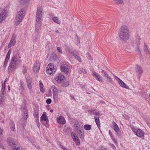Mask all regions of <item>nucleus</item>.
Listing matches in <instances>:
<instances>
[{"label":"nucleus","instance_id":"obj_1","mask_svg":"<svg viewBox=\"0 0 150 150\" xmlns=\"http://www.w3.org/2000/svg\"><path fill=\"white\" fill-rule=\"evenodd\" d=\"M42 8L41 7L38 8L37 10L36 16L35 24V39H37L40 37V32L41 31L40 27L42 24L41 19L42 16Z\"/></svg>","mask_w":150,"mask_h":150},{"label":"nucleus","instance_id":"obj_2","mask_svg":"<svg viewBox=\"0 0 150 150\" xmlns=\"http://www.w3.org/2000/svg\"><path fill=\"white\" fill-rule=\"evenodd\" d=\"M119 36L120 38L124 41H126L129 39V30L127 26L124 25L121 27L119 30Z\"/></svg>","mask_w":150,"mask_h":150},{"label":"nucleus","instance_id":"obj_3","mask_svg":"<svg viewBox=\"0 0 150 150\" xmlns=\"http://www.w3.org/2000/svg\"><path fill=\"white\" fill-rule=\"evenodd\" d=\"M25 15V11L24 9H21L18 12L15 18V24L16 25H18L20 23Z\"/></svg>","mask_w":150,"mask_h":150},{"label":"nucleus","instance_id":"obj_4","mask_svg":"<svg viewBox=\"0 0 150 150\" xmlns=\"http://www.w3.org/2000/svg\"><path fill=\"white\" fill-rule=\"evenodd\" d=\"M46 71L47 73L51 75L54 74L57 70V67L55 65L49 64L46 68Z\"/></svg>","mask_w":150,"mask_h":150},{"label":"nucleus","instance_id":"obj_5","mask_svg":"<svg viewBox=\"0 0 150 150\" xmlns=\"http://www.w3.org/2000/svg\"><path fill=\"white\" fill-rule=\"evenodd\" d=\"M7 16V12L4 9L0 8V23L4 21Z\"/></svg>","mask_w":150,"mask_h":150},{"label":"nucleus","instance_id":"obj_6","mask_svg":"<svg viewBox=\"0 0 150 150\" xmlns=\"http://www.w3.org/2000/svg\"><path fill=\"white\" fill-rule=\"evenodd\" d=\"M60 70L62 72L67 75L69 72V69L67 64H62L61 66Z\"/></svg>","mask_w":150,"mask_h":150},{"label":"nucleus","instance_id":"obj_7","mask_svg":"<svg viewBox=\"0 0 150 150\" xmlns=\"http://www.w3.org/2000/svg\"><path fill=\"white\" fill-rule=\"evenodd\" d=\"M133 131L137 136L141 138L144 137V133L142 130L140 129H133Z\"/></svg>","mask_w":150,"mask_h":150},{"label":"nucleus","instance_id":"obj_8","mask_svg":"<svg viewBox=\"0 0 150 150\" xmlns=\"http://www.w3.org/2000/svg\"><path fill=\"white\" fill-rule=\"evenodd\" d=\"M16 35L14 34H13L9 43L8 45V48L11 47V46H14V45L16 42Z\"/></svg>","mask_w":150,"mask_h":150},{"label":"nucleus","instance_id":"obj_9","mask_svg":"<svg viewBox=\"0 0 150 150\" xmlns=\"http://www.w3.org/2000/svg\"><path fill=\"white\" fill-rule=\"evenodd\" d=\"M51 88L53 92V99L55 100L56 99H57L58 98V91L56 87L54 85L52 86Z\"/></svg>","mask_w":150,"mask_h":150},{"label":"nucleus","instance_id":"obj_10","mask_svg":"<svg viewBox=\"0 0 150 150\" xmlns=\"http://www.w3.org/2000/svg\"><path fill=\"white\" fill-rule=\"evenodd\" d=\"M115 79H116L120 86L126 89H128L129 88V87L127 86L126 84L121 79H120L119 78L116 76H115Z\"/></svg>","mask_w":150,"mask_h":150},{"label":"nucleus","instance_id":"obj_11","mask_svg":"<svg viewBox=\"0 0 150 150\" xmlns=\"http://www.w3.org/2000/svg\"><path fill=\"white\" fill-rule=\"evenodd\" d=\"M16 62L11 61L8 67V71L9 72L12 71L13 69L16 68Z\"/></svg>","mask_w":150,"mask_h":150},{"label":"nucleus","instance_id":"obj_12","mask_svg":"<svg viewBox=\"0 0 150 150\" xmlns=\"http://www.w3.org/2000/svg\"><path fill=\"white\" fill-rule=\"evenodd\" d=\"M135 67V70L138 75L139 76L142 74L143 72V70L142 67L139 65L137 64Z\"/></svg>","mask_w":150,"mask_h":150},{"label":"nucleus","instance_id":"obj_13","mask_svg":"<svg viewBox=\"0 0 150 150\" xmlns=\"http://www.w3.org/2000/svg\"><path fill=\"white\" fill-rule=\"evenodd\" d=\"M57 58L56 55L54 53H52V54L48 55L47 59L48 60L52 61L56 60Z\"/></svg>","mask_w":150,"mask_h":150},{"label":"nucleus","instance_id":"obj_14","mask_svg":"<svg viewBox=\"0 0 150 150\" xmlns=\"http://www.w3.org/2000/svg\"><path fill=\"white\" fill-rule=\"evenodd\" d=\"M92 74L93 75V76L95 77L96 80L100 81H102V77L100 75L97 74L96 72L95 71L93 72H92Z\"/></svg>","mask_w":150,"mask_h":150},{"label":"nucleus","instance_id":"obj_15","mask_svg":"<svg viewBox=\"0 0 150 150\" xmlns=\"http://www.w3.org/2000/svg\"><path fill=\"white\" fill-rule=\"evenodd\" d=\"M46 112H44L41 117L40 120H42L45 121L46 124H47L49 122V120L46 115Z\"/></svg>","mask_w":150,"mask_h":150},{"label":"nucleus","instance_id":"obj_16","mask_svg":"<svg viewBox=\"0 0 150 150\" xmlns=\"http://www.w3.org/2000/svg\"><path fill=\"white\" fill-rule=\"evenodd\" d=\"M7 142L8 143L9 146L11 147L16 144L14 139L12 138H8L7 139Z\"/></svg>","mask_w":150,"mask_h":150},{"label":"nucleus","instance_id":"obj_17","mask_svg":"<svg viewBox=\"0 0 150 150\" xmlns=\"http://www.w3.org/2000/svg\"><path fill=\"white\" fill-rule=\"evenodd\" d=\"M102 73L104 74V76L105 78L106 81L108 82H111L112 81V79L108 74L103 70L102 71Z\"/></svg>","mask_w":150,"mask_h":150},{"label":"nucleus","instance_id":"obj_18","mask_svg":"<svg viewBox=\"0 0 150 150\" xmlns=\"http://www.w3.org/2000/svg\"><path fill=\"white\" fill-rule=\"evenodd\" d=\"M21 57L17 54H14L12 57L11 61L16 62L17 61H19Z\"/></svg>","mask_w":150,"mask_h":150},{"label":"nucleus","instance_id":"obj_19","mask_svg":"<svg viewBox=\"0 0 150 150\" xmlns=\"http://www.w3.org/2000/svg\"><path fill=\"white\" fill-rule=\"evenodd\" d=\"M40 67V64L39 63H35L34 65L33 68L34 72H37L39 71Z\"/></svg>","mask_w":150,"mask_h":150},{"label":"nucleus","instance_id":"obj_20","mask_svg":"<svg viewBox=\"0 0 150 150\" xmlns=\"http://www.w3.org/2000/svg\"><path fill=\"white\" fill-rule=\"evenodd\" d=\"M57 121L58 123L62 125L64 124L66 122L64 118L62 117V116L58 117L57 118Z\"/></svg>","mask_w":150,"mask_h":150},{"label":"nucleus","instance_id":"obj_21","mask_svg":"<svg viewBox=\"0 0 150 150\" xmlns=\"http://www.w3.org/2000/svg\"><path fill=\"white\" fill-rule=\"evenodd\" d=\"M65 79L64 76L62 75H59L56 78V80L58 83H61L62 81Z\"/></svg>","mask_w":150,"mask_h":150},{"label":"nucleus","instance_id":"obj_22","mask_svg":"<svg viewBox=\"0 0 150 150\" xmlns=\"http://www.w3.org/2000/svg\"><path fill=\"white\" fill-rule=\"evenodd\" d=\"M113 125L112 128L115 130V132H118L119 130V128L115 122L113 121L112 123Z\"/></svg>","mask_w":150,"mask_h":150},{"label":"nucleus","instance_id":"obj_23","mask_svg":"<svg viewBox=\"0 0 150 150\" xmlns=\"http://www.w3.org/2000/svg\"><path fill=\"white\" fill-rule=\"evenodd\" d=\"M23 118L25 119L28 117V110L25 108L23 109Z\"/></svg>","mask_w":150,"mask_h":150},{"label":"nucleus","instance_id":"obj_24","mask_svg":"<svg viewBox=\"0 0 150 150\" xmlns=\"http://www.w3.org/2000/svg\"><path fill=\"white\" fill-rule=\"evenodd\" d=\"M26 80L28 88L29 89H31L32 88V85L31 84L32 82V79H31L26 78Z\"/></svg>","mask_w":150,"mask_h":150},{"label":"nucleus","instance_id":"obj_25","mask_svg":"<svg viewBox=\"0 0 150 150\" xmlns=\"http://www.w3.org/2000/svg\"><path fill=\"white\" fill-rule=\"evenodd\" d=\"M144 50L146 54H150V52L148 48V45L145 43L144 44Z\"/></svg>","mask_w":150,"mask_h":150},{"label":"nucleus","instance_id":"obj_26","mask_svg":"<svg viewBox=\"0 0 150 150\" xmlns=\"http://www.w3.org/2000/svg\"><path fill=\"white\" fill-rule=\"evenodd\" d=\"M95 122L98 128H100V123L99 121V117H94Z\"/></svg>","mask_w":150,"mask_h":150},{"label":"nucleus","instance_id":"obj_27","mask_svg":"<svg viewBox=\"0 0 150 150\" xmlns=\"http://www.w3.org/2000/svg\"><path fill=\"white\" fill-rule=\"evenodd\" d=\"M136 38L135 43L137 45H139L140 44L141 38H140L139 36L138 35L136 36Z\"/></svg>","mask_w":150,"mask_h":150},{"label":"nucleus","instance_id":"obj_28","mask_svg":"<svg viewBox=\"0 0 150 150\" xmlns=\"http://www.w3.org/2000/svg\"><path fill=\"white\" fill-rule=\"evenodd\" d=\"M10 126L11 130L13 131H14L15 129V125L14 122L13 121H11L10 123Z\"/></svg>","mask_w":150,"mask_h":150},{"label":"nucleus","instance_id":"obj_29","mask_svg":"<svg viewBox=\"0 0 150 150\" xmlns=\"http://www.w3.org/2000/svg\"><path fill=\"white\" fill-rule=\"evenodd\" d=\"M61 86L63 87H67L69 85V83L68 81H67L65 82H62Z\"/></svg>","mask_w":150,"mask_h":150},{"label":"nucleus","instance_id":"obj_30","mask_svg":"<svg viewBox=\"0 0 150 150\" xmlns=\"http://www.w3.org/2000/svg\"><path fill=\"white\" fill-rule=\"evenodd\" d=\"M52 19L54 21L58 24H60L61 23V21L58 19L57 17H53Z\"/></svg>","mask_w":150,"mask_h":150},{"label":"nucleus","instance_id":"obj_31","mask_svg":"<svg viewBox=\"0 0 150 150\" xmlns=\"http://www.w3.org/2000/svg\"><path fill=\"white\" fill-rule=\"evenodd\" d=\"M12 147L13 148V150H20V145L16 144Z\"/></svg>","mask_w":150,"mask_h":150},{"label":"nucleus","instance_id":"obj_32","mask_svg":"<svg viewBox=\"0 0 150 150\" xmlns=\"http://www.w3.org/2000/svg\"><path fill=\"white\" fill-rule=\"evenodd\" d=\"M34 116L37 119L38 121H39V115H38V111L37 110H35L34 111Z\"/></svg>","mask_w":150,"mask_h":150},{"label":"nucleus","instance_id":"obj_33","mask_svg":"<svg viewBox=\"0 0 150 150\" xmlns=\"http://www.w3.org/2000/svg\"><path fill=\"white\" fill-rule=\"evenodd\" d=\"M69 52L70 54H71L73 56L75 57L76 56L78 55V53L77 51H69Z\"/></svg>","mask_w":150,"mask_h":150},{"label":"nucleus","instance_id":"obj_34","mask_svg":"<svg viewBox=\"0 0 150 150\" xmlns=\"http://www.w3.org/2000/svg\"><path fill=\"white\" fill-rule=\"evenodd\" d=\"M91 125H86L84 126V129L87 130H89L91 129Z\"/></svg>","mask_w":150,"mask_h":150},{"label":"nucleus","instance_id":"obj_35","mask_svg":"<svg viewBox=\"0 0 150 150\" xmlns=\"http://www.w3.org/2000/svg\"><path fill=\"white\" fill-rule=\"evenodd\" d=\"M79 134V137L81 138H83L84 137V133L83 131L82 130L79 131V132L78 133Z\"/></svg>","mask_w":150,"mask_h":150},{"label":"nucleus","instance_id":"obj_36","mask_svg":"<svg viewBox=\"0 0 150 150\" xmlns=\"http://www.w3.org/2000/svg\"><path fill=\"white\" fill-rule=\"evenodd\" d=\"M73 139L76 143V145H79L80 144V141L78 137H77V138H73Z\"/></svg>","mask_w":150,"mask_h":150},{"label":"nucleus","instance_id":"obj_37","mask_svg":"<svg viewBox=\"0 0 150 150\" xmlns=\"http://www.w3.org/2000/svg\"><path fill=\"white\" fill-rule=\"evenodd\" d=\"M11 52V49H10L8 52L6 56V59H9L10 57V55Z\"/></svg>","mask_w":150,"mask_h":150},{"label":"nucleus","instance_id":"obj_38","mask_svg":"<svg viewBox=\"0 0 150 150\" xmlns=\"http://www.w3.org/2000/svg\"><path fill=\"white\" fill-rule=\"evenodd\" d=\"M91 112L96 116H98V117H99L100 114L99 112H96V110H95L91 111Z\"/></svg>","mask_w":150,"mask_h":150},{"label":"nucleus","instance_id":"obj_39","mask_svg":"<svg viewBox=\"0 0 150 150\" xmlns=\"http://www.w3.org/2000/svg\"><path fill=\"white\" fill-rule=\"evenodd\" d=\"M79 72L80 74L83 73L84 74H86V72L85 69H83V68H80L79 70Z\"/></svg>","mask_w":150,"mask_h":150},{"label":"nucleus","instance_id":"obj_40","mask_svg":"<svg viewBox=\"0 0 150 150\" xmlns=\"http://www.w3.org/2000/svg\"><path fill=\"white\" fill-rule=\"evenodd\" d=\"M75 128L76 129H80V125L78 122H75Z\"/></svg>","mask_w":150,"mask_h":150},{"label":"nucleus","instance_id":"obj_41","mask_svg":"<svg viewBox=\"0 0 150 150\" xmlns=\"http://www.w3.org/2000/svg\"><path fill=\"white\" fill-rule=\"evenodd\" d=\"M58 145L62 150H68V149L63 146L60 143H59V144H58Z\"/></svg>","mask_w":150,"mask_h":150},{"label":"nucleus","instance_id":"obj_42","mask_svg":"<svg viewBox=\"0 0 150 150\" xmlns=\"http://www.w3.org/2000/svg\"><path fill=\"white\" fill-rule=\"evenodd\" d=\"M5 87H6L5 84L4 83V84L3 83H2V88H1V92H5Z\"/></svg>","mask_w":150,"mask_h":150},{"label":"nucleus","instance_id":"obj_43","mask_svg":"<svg viewBox=\"0 0 150 150\" xmlns=\"http://www.w3.org/2000/svg\"><path fill=\"white\" fill-rule=\"evenodd\" d=\"M8 60V59L5 58L3 66V67L4 68H6V67Z\"/></svg>","mask_w":150,"mask_h":150},{"label":"nucleus","instance_id":"obj_44","mask_svg":"<svg viewBox=\"0 0 150 150\" xmlns=\"http://www.w3.org/2000/svg\"><path fill=\"white\" fill-rule=\"evenodd\" d=\"M20 3L23 4H24L28 2L29 0H19Z\"/></svg>","mask_w":150,"mask_h":150},{"label":"nucleus","instance_id":"obj_45","mask_svg":"<svg viewBox=\"0 0 150 150\" xmlns=\"http://www.w3.org/2000/svg\"><path fill=\"white\" fill-rule=\"evenodd\" d=\"M0 103L1 104L2 103L4 102L6 100V97H0Z\"/></svg>","mask_w":150,"mask_h":150},{"label":"nucleus","instance_id":"obj_46","mask_svg":"<svg viewBox=\"0 0 150 150\" xmlns=\"http://www.w3.org/2000/svg\"><path fill=\"white\" fill-rule=\"evenodd\" d=\"M75 58L77 59L79 62H82L80 56L78 55L77 56H76Z\"/></svg>","mask_w":150,"mask_h":150},{"label":"nucleus","instance_id":"obj_47","mask_svg":"<svg viewBox=\"0 0 150 150\" xmlns=\"http://www.w3.org/2000/svg\"><path fill=\"white\" fill-rule=\"evenodd\" d=\"M137 48H136V50L138 52V53L139 54H140L141 53V51L139 49V45H137Z\"/></svg>","mask_w":150,"mask_h":150},{"label":"nucleus","instance_id":"obj_48","mask_svg":"<svg viewBox=\"0 0 150 150\" xmlns=\"http://www.w3.org/2000/svg\"><path fill=\"white\" fill-rule=\"evenodd\" d=\"M23 74H25V73H27V69L25 66H23Z\"/></svg>","mask_w":150,"mask_h":150},{"label":"nucleus","instance_id":"obj_49","mask_svg":"<svg viewBox=\"0 0 150 150\" xmlns=\"http://www.w3.org/2000/svg\"><path fill=\"white\" fill-rule=\"evenodd\" d=\"M117 4H122L123 3L122 0H114Z\"/></svg>","mask_w":150,"mask_h":150},{"label":"nucleus","instance_id":"obj_50","mask_svg":"<svg viewBox=\"0 0 150 150\" xmlns=\"http://www.w3.org/2000/svg\"><path fill=\"white\" fill-rule=\"evenodd\" d=\"M71 137H72L73 139V138H77V136H76V134L74 132H72L71 133Z\"/></svg>","mask_w":150,"mask_h":150},{"label":"nucleus","instance_id":"obj_51","mask_svg":"<svg viewBox=\"0 0 150 150\" xmlns=\"http://www.w3.org/2000/svg\"><path fill=\"white\" fill-rule=\"evenodd\" d=\"M57 49L58 52H59L60 54H62V50L61 48L60 47H57Z\"/></svg>","mask_w":150,"mask_h":150},{"label":"nucleus","instance_id":"obj_52","mask_svg":"<svg viewBox=\"0 0 150 150\" xmlns=\"http://www.w3.org/2000/svg\"><path fill=\"white\" fill-rule=\"evenodd\" d=\"M52 102V100L50 98H48L46 100V102L47 104H50Z\"/></svg>","mask_w":150,"mask_h":150},{"label":"nucleus","instance_id":"obj_53","mask_svg":"<svg viewBox=\"0 0 150 150\" xmlns=\"http://www.w3.org/2000/svg\"><path fill=\"white\" fill-rule=\"evenodd\" d=\"M34 145L35 146L37 149H40V147L38 145V144H34Z\"/></svg>","mask_w":150,"mask_h":150},{"label":"nucleus","instance_id":"obj_54","mask_svg":"<svg viewBox=\"0 0 150 150\" xmlns=\"http://www.w3.org/2000/svg\"><path fill=\"white\" fill-rule=\"evenodd\" d=\"M109 132L111 137V138H113V134L112 133L110 130H109Z\"/></svg>","mask_w":150,"mask_h":150},{"label":"nucleus","instance_id":"obj_55","mask_svg":"<svg viewBox=\"0 0 150 150\" xmlns=\"http://www.w3.org/2000/svg\"><path fill=\"white\" fill-rule=\"evenodd\" d=\"M39 85H40V88L43 87V84L41 82H40V81Z\"/></svg>","mask_w":150,"mask_h":150},{"label":"nucleus","instance_id":"obj_56","mask_svg":"<svg viewBox=\"0 0 150 150\" xmlns=\"http://www.w3.org/2000/svg\"><path fill=\"white\" fill-rule=\"evenodd\" d=\"M29 141L33 145H34V142L32 139H30Z\"/></svg>","mask_w":150,"mask_h":150},{"label":"nucleus","instance_id":"obj_57","mask_svg":"<svg viewBox=\"0 0 150 150\" xmlns=\"http://www.w3.org/2000/svg\"><path fill=\"white\" fill-rule=\"evenodd\" d=\"M112 140L115 142V144H117V141L113 137L112 138Z\"/></svg>","mask_w":150,"mask_h":150},{"label":"nucleus","instance_id":"obj_58","mask_svg":"<svg viewBox=\"0 0 150 150\" xmlns=\"http://www.w3.org/2000/svg\"><path fill=\"white\" fill-rule=\"evenodd\" d=\"M70 96L71 98L73 99L74 100H75V99L74 98V96L73 95H70Z\"/></svg>","mask_w":150,"mask_h":150},{"label":"nucleus","instance_id":"obj_59","mask_svg":"<svg viewBox=\"0 0 150 150\" xmlns=\"http://www.w3.org/2000/svg\"><path fill=\"white\" fill-rule=\"evenodd\" d=\"M100 150H107L105 147L102 146Z\"/></svg>","mask_w":150,"mask_h":150},{"label":"nucleus","instance_id":"obj_60","mask_svg":"<svg viewBox=\"0 0 150 150\" xmlns=\"http://www.w3.org/2000/svg\"><path fill=\"white\" fill-rule=\"evenodd\" d=\"M40 91L42 92H44L45 91V90L43 88V87L40 88Z\"/></svg>","mask_w":150,"mask_h":150},{"label":"nucleus","instance_id":"obj_61","mask_svg":"<svg viewBox=\"0 0 150 150\" xmlns=\"http://www.w3.org/2000/svg\"><path fill=\"white\" fill-rule=\"evenodd\" d=\"M117 134V135L118 136H120V133L119 132V131L118 132H116Z\"/></svg>","mask_w":150,"mask_h":150},{"label":"nucleus","instance_id":"obj_62","mask_svg":"<svg viewBox=\"0 0 150 150\" xmlns=\"http://www.w3.org/2000/svg\"><path fill=\"white\" fill-rule=\"evenodd\" d=\"M55 32L56 33H59V35H60L61 34V33H59V31L58 30H56L55 31Z\"/></svg>","mask_w":150,"mask_h":150},{"label":"nucleus","instance_id":"obj_63","mask_svg":"<svg viewBox=\"0 0 150 150\" xmlns=\"http://www.w3.org/2000/svg\"><path fill=\"white\" fill-rule=\"evenodd\" d=\"M21 87L22 88H24V86L23 85V84L21 82Z\"/></svg>","mask_w":150,"mask_h":150},{"label":"nucleus","instance_id":"obj_64","mask_svg":"<svg viewBox=\"0 0 150 150\" xmlns=\"http://www.w3.org/2000/svg\"><path fill=\"white\" fill-rule=\"evenodd\" d=\"M37 126L39 128H40V123L39 122H38V123L37 124Z\"/></svg>","mask_w":150,"mask_h":150}]
</instances>
